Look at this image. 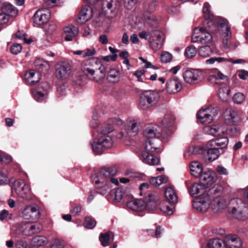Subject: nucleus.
Returning a JSON list of instances; mask_svg holds the SVG:
<instances>
[{
    "mask_svg": "<svg viewBox=\"0 0 248 248\" xmlns=\"http://www.w3.org/2000/svg\"><path fill=\"white\" fill-rule=\"evenodd\" d=\"M230 90L227 88H220L219 90V97L223 101H226L230 95Z\"/></svg>",
    "mask_w": 248,
    "mask_h": 248,
    "instance_id": "55",
    "label": "nucleus"
},
{
    "mask_svg": "<svg viewBox=\"0 0 248 248\" xmlns=\"http://www.w3.org/2000/svg\"><path fill=\"white\" fill-rule=\"evenodd\" d=\"M140 158L143 163L150 165H157L160 163L159 158L150 152H143Z\"/></svg>",
    "mask_w": 248,
    "mask_h": 248,
    "instance_id": "27",
    "label": "nucleus"
},
{
    "mask_svg": "<svg viewBox=\"0 0 248 248\" xmlns=\"http://www.w3.org/2000/svg\"><path fill=\"white\" fill-rule=\"evenodd\" d=\"M191 174L196 177H199L203 172L202 168L200 163L196 161L192 162L190 166Z\"/></svg>",
    "mask_w": 248,
    "mask_h": 248,
    "instance_id": "42",
    "label": "nucleus"
},
{
    "mask_svg": "<svg viewBox=\"0 0 248 248\" xmlns=\"http://www.w3.org/2000/svg\"><path fill=\"white\" fill-rule=\"evenodd\" d=\"M23 217L26 219H35L40 217L39 207L36 205L26 206L22 212Z\"/></svg>",
    "mask_w": 248,
    "mask_h": 248,
    "instance_id": "17",
    "label": "nucleus"
},
{
    "mask_svg": "<svg viewBox=\"0 0 248 248\" xmlns=\"http://www.w3.org/2000/svg\"><path fill=\"white\" fill-rule=\"evenodd\" d=\"M106 68L104 65H102L100 68L94 70L87 77L91 80L99 82L101 81L105 77Z\"/></svg>",
    "mask_w": 248,
    "mask_h": 248,
    "instance_id": "32",
    "label": "nucleus"
},
{
    "mask_svg": "<svg viewBox=\"0 0 248 248\" xmlns=\"http://www.w3.org/2000/svg\"><path fill=\"white\" fill-rule=\"evenodd\" d=\"M157 0H146L143 4V14L139 15L136 17L135 28L141 30L145 26V20L154 19L153 13L155 11Z\"/></svg>",
    "mask_w": 248,
    "mask_h": 248,
    "instance_id": "4",
    "label": "nucleus"
},
{
    "mask_svg": "<svg viewBox=\"0 0 248 248\" xmlns=\"http://www.w3.org/2000/svg\"><path fill=\"white\" fill-rule=\"evenodd\" d=\"M35 75L36 73L34 70H31L30 71L26 73L25 75L26 79L27 82H28L30 84L33 85L39 81V74H37V78H36L35 79H33V78Z\"/></svg>",
    "mask_w": 248,
    "mask_h": 248,
    "instance_id": "46",
    "label": "nucleus"
},
{
    "mask_svg": "<svg viewBox=\"0 0 248 248\" xmlns=\"http://www.w3.org/2000/svg\"><path fill=\"white\" fill-rule=\"evenodd\" d=\"M93 16V10L89 6H84L80 11L78 22L83 24L89 20Z\"/></svg>",
    "mask_w": 248,
    "mask_h": 248,
    "instance_id": "30",
    "label": "nucleus"
},
{
    "mask_svg": "<svg viewBox=\"0 0 248 248\" xmlns=\"http://www.w3.org/2000/svg\"><path fill=\"white\" fill-rule=\"evenodd\" d=\"M174 204L168 201H163L159 203L158 208L164 214L170 216L174 212Z\"/></svg>",
    "mask_w": 248,
    "mask_h": 248,
    "instance_id": "34",
    "label": "nucleus"
},
{
    "mask_svg": "<svg viewBox=\"0 0 248 248\" xmlns=\"http://www.w3.org/2000/svg\"><path fill=\"white\" fill-rule=\"evenodd\" d=\"M207 155L208 156V160L210 161H213L217 159L220 154H221V151L219 150L218 149L208 146V143H207Z\"/></svg>",
    "mask_w": 248,
    "mask_h": 248,
    "instance_id": "40",
    "label": "nucleus"
},
{
    "mask_svg": "<svg viewBox=\"0 0 248 248\" xmlns=\"http://www.w3.org/2000/svg\"><path fill=\"white\" fill-rule=\"evenodd\" d=\"M34 64L37 67L38 72L43 74H46L50 69L48 62L43 60H36L34 62Z\"/></svg>",
    "mask_w": 248,
    "mask_h": 248,
    "instance_id": "38",
    "label": "nucleus"
},
{
    "mask_svg": "<svg viewBox=\"0 0 248 248\" xmlns=\"http://www.w3.org/2000/svg\"><path fill=\"white\" fill-rule=\"evenodd\" d=\"M197 52L196 47L193 46H187L185 50V55L188 58L194 57Z\"/></svg>",
    "mask_w": 248,
    "mask_h": 248,
    "instance_id": "53",
    "label": "nucleus"
},
{
    "mask_svg": "<svg viewBox=\"0 0 248 248\" xmlns=\"http://www.w3.org/2000/svg\"><path fill=\"white\" fill-rule=\"evenodd\" d=\"M224 240L226 248H239L243 244L241 238L235 234L226 235Z\"/></svg>",
    "mask_w": 248,
    "mask_h": 248,
    "instance_id": "22",
    "label": "nucleus"
},
{
    "mask_svg": "<svg viewBox=\"0 0 248 248\" xmlns=\"http://www.w3.org/2000/svg\"><path fill=\"white\" fill-rule=\"evenodd\" d=\"M103 65L102 62L97 58H92L82 62L81 70L87 77L95 70Z\"/></svg>",
    "mask_w": 248,
    "mask_h": 248,
    "instance_id": "11",
    "label": "nucleus"
},
{
    "mask_svg": "<svg viewBox=\"0 0 248 248\" xmlns=\"http://www.w3.org/2000/svg\"><path fill=\"white\" fill-rule=\"evenodd\" d=\"M99 240L103 247H106L110 243V235L108 232L101 233L99 236Z\"/></svg>",
    "mask_w": 248,
    "mask_h": 248,
    "instance_id": "52",
    "label": "nucleus"
},
{
    "mask_svg": "<svg viewBox=\"0 0 248 248\" xmlns=\"http://www.w3.org/2000/svg\"><path fill=\"white\" fill-rule=\"evenodd\" d=\"M236 205L232 208L231 213L233 217L240 220H245L248 216V208L240 199H236L232 201Z\"/></svg>",
    "mask_w": 248,
    "mask_h": 248,
    "instance_id": "9",
    "label": "nucleus"
},
{
    "mask_svg": "<svg viewBox=\"0 0 248 248\" xmlns=\"http://www.w3.org/2000/svg\"><path fill=\"white\" fill-rule=\"evenodd\" d=\"M90 4H94L99 0H85ZM114 0H102V11L109 17L115 15V7Z\"/></svg>",
    "mask_w": 248,
    "mask_h": 248,
    "instance_id": "14",
    "label": "nucleus"
},
{
    "mask_svg": "<svg viewBox=\"0 0 248 248\" xmlns=\"http://www.w3.org/2000/svg\"><path fill=\"white\" fill-rule=\"evenodd\" d=\"M168 181V177L165 175H161L157 177L152 178L150 182L154 186H159L166 183Z\"/></svg>",
    "mask_w": 248,
    "mask_h": 248,
    "instance_id": "47",
    "label": "nucleus"
},
{
    "mask_svg": "<svg viewBox=\"0 0 248 248\" xmlns=\"http://www.w3.org/2000/svg\"><path fill=\"white\" fill-rule=\"evenodd\" d=\"M2 11L9 17L15 16L17 15L18 11L16 8L11 4L4 5L2 7Z\"/></svg>",
    "mask_w": 248,
    "mask_h": 248,
    "instance_id": "45",
    "label": "nucleus"
},
{
    "mask_svg": "<svg viewBox=\"0 0 248 248\" xmlns=\"http://www.w3.org/2000/svg\"><path fill=\"white\" fill-rule=\"evenodd\" d=\"M26 34L23 31H18L16 34L17 38L21 40H23L24 42L27 44H31L32 40L31 39H27L26 38Z\"/></svg>",
    "mask_w": 248,
    "mask_h": 248,
    "instance_id": "57",
    "label": "nucleus"
},
{
    "mask_svg": "<svg viewBox=\"0 0 248 248\" xmlns=\"http://www.w3.org/2000/svg\"><path fill=\"white\" fill-rule=\"evenodd\" d=\"M49 88V85L47 83H41L38 89L32 90L33 97L37 101H43L46 98Z\"/></svg>",
    "mask_w": 248,
    "mask_h": 248,
    "instance_id": "16",
    "label": "nucleus"
},
{
    "mask_svg": "<svg viewBox=\"0 0 248 248\" xmlns=\"http://www.w3.org/2000/svg\"><path fill=\"white\" fill-rule=\"evenodd\" d=\"M12 161V157L5 153L0 155V161L4 164H8Z\"/></svg>",
    "mask_w": 248,
    "mask_h": 248,
    "instance_id": "61",
    "label": "nucleus"
},
{
    "mask_svg": "<svg viewBox=\"0 0 248 248\" xmlns=\"http://www.w3.org/2000/svg\"><path fill=\"white\" fill-rule=\"evenodd\" d=\"M139 132L138 123L135 120L129 121L125 126L124 131H122L117 135L118 139L124 140H130V137L135 136Z\"/></svg>",
    "mask_w": 248,
    "mask_h": 248,
    "instance_id": "10",
    "label": "nucleus"
},
{
    "mask_svg": "<svg viewBox=\"0 0 248 248\" xmlns=\"http://www.w3.org/2000/svg\"><path fill=\"white\" fill-rule=\"evenodd\" d=\"M65 35V40L70 41L73 40L79 33V30L77 27L73 25L66 26L63 29Z\"/></svg>",
    "mask_w": 248,
    "mask_h": 248,
    "instance_id": "33",
    "label": "nucleus"
},
{
    "mask_svg": "<svg viewBox=\"0 0 248 248\" xmlns=\"http://www.w3.org/2000/svg\"><path fill=\"white\" fill-rule=\"evenodd\" d=\"M71 66L68 62H61L56 66V75L61 79H65L71 74Z\"/></svg>",
    "mask_w": 248,
    "mask_h": 248,
    "instance_id": "18",
    "label": "nucleus"
},
{
    "mask_svg": "<svg viewBox=\"0 0 248 248\" xmlns=\"http://www.w3.org/2000/svg\"><path fill=\"white\" fill-rule=\"evenodd\" d=\"M22 46L19 44H15L11 46L10 51L14 55H17L20 53L22 50Z\"/></svg>",
    "mask_w": 248,
    "mask_h": 248,
    "instance_id": "60",
    "label": "nucleus"
},
{
    "mask_svg": "<svg viewBox=\"0 0 248 248\" xmlns=\"http://www.w3.org/2000/svg\"><path fill=\"white\" fill-rule=\"evenodd\" d=\"M229 140L226 137H221L211 140L208 142V146L216 147L223 152V149L228 146Z\"/></svg>",
    "mask_w": 248,
    "mask_h": 248,
    "instance_id": "31",
    "label": "nucleus"
},
{
    "mask_svg": "<svg viewBox=\"0 0 248 248\" xmlns=\"http://www.w3.org/2000/svg\"><path fill=\"white\" fill-rule=\"evenodd\" d=\"M212 49L209 46H201L199 49V54L202 57H207L212 53Z\"/></svg>",
    "mask_w": 248,
    "mask_h": 248,
    "instance_id": "50",
    "label": "nucleus"
},
{
    "mask_svg": "<svg viewBox=\"0 0 248 248\" xmlns=\"http://www.w3.org/2000/svg\"><path fill=\"white\" fill-rule=\"evenodd\" d=\"M96 224L95 220L87 217L85 218L84 226L86 228L92 229L93 228Z\"/></svg>",
    "mask_w": 248,
    "mask_h": 248,
    "instance_id": "56",
    "label": "nucleus"
},
{
    "mask_svg": "<svg viewBox=\"0 0 248 248\" xmlns=\"http://www.w3.org/2000/svg\"><path fill=\"white\" fill-rule=\"evenodd\" d=\"M208 80L212 84L219 85L220 80H224L227 77L222 74L217 69H212L208 70Z\"/></svg>",
    "mask_w": 248,
    "mask_h": 248,
    "instance_id": "21",
    "label": "nucleus"
},
{
    "mask_svg": "<svg viewBox=\"0 0 248 248\" xmlns=\"http://www.w3.org/2000/svg\"><path fill=\"white\" fill-rule=\"evenodd\" d=\"M144 135L146 140H152L155 138L158 139L161 136V133L155 127H148L144 131Z\"/></svg>",
    "mask_w": 248,
    "mask_h": 248,
    "instance_id": "37",
    "label": "nucleus"
},
{
    "mask_svg": "<svg viewBox=\"0 0 248 248\" xmlns=\"http://www.w3.org/2000/svg\"><path fill=\"white\" fill-rule=\"evenodd\" d=\"M64 243L63 241L58 238L54 239L51 243V248H63Z\"/></svg>",
    "mask_w": 248,
    "mask_h": 248,
    "instance_id": "59",
    "label": "nucleus"
},
{
    "mask_svg": "<svg viewBox=\"0 0 248 248\" xmlns=\"http://www.w3.org/2000/svg\"><path fill=\"white\" fill-rule=\"evenodd\" d=\"M127 207L132 210L140 211L145 209V202L141 199L131 201L127 203Z\"/></svg>",
    "mask_w": 248,
    "mask_h": 248,
    "instance_id": "35",
    "label": "nucleus"
},
{
    "mask_svg": "<svg viewBox=\"0 0 248 248\" xmlns=\"http://www.w3.org/2000/svg\"><path fill=\"white\" fill-rule=\"evenodd\" d=\"M218 112L217 108L210 106L206 109L200 110L197 115V118L201 123L209 124L213 121Z\"/></svg>",
    "mask_w": 248,
    "mask_h": 248,
    "instance_id": "8",
    "label": "nucleus"
},
{
    "mask_svg": "<svg viewBox=\"0 0 248 248\" xmlns=\"http://www.w3.org/2000/svg\"><path fill=\"white\" fill-rule=\"evenodd\" d=\"M210 5L205 2L204 3L203 7V13L205 18L207 21V23L208 24H211L214 27V22L213 21V15L211 13L210 11Z\"/></svg>",
    "mask_w": 248,
    "mask_h": 248,
    "instance_id": "41",
    "label": "nucleus"
},
{
    "mask_svg": "<svg viewBox=\"0 0 248 248\" xmlns=\"http://www.w3.org/2000/svg\"><path fill=\"white\" fill-rule=\"evenodd\" d=\"M205 187L201 183H195L189 186L188 188L190 195L193 197H196L202 196L206 193L207 191H205Z\"/></svg>",
    "mask_w": 248,
    "mask_h": 248,
    "instance_id": "26",
    "label": "nucleus"
},
{
    "mask_svg": "<svg viewBox=\"0 0 248 248\" xmlns=\"http://www.w3.org/2000/svg\"><path fill=\"white\" fill-rule=\"evenodd\" d=\"M161 141L159 139L155 138L152 140H146L144 143V147L146 152L151 153L159 152Z\"/></svg>",
    "mask_w": 248,
    "mask_h": 248,
    "instance_id": "25",
    "label": "nucleus"
},
{
    "mask_svg": "<svg viewBox=\"0 0 248 248\" xmlns=\"http://www.w3.org/2000/svg\"><path fill=\"white\" fill-rule=\"evenodd\" d=\"M117 170L113 168H103L92 176L93 182L96 185L97 192L105 195L111 191L112 184L117 186L118 180L114 177Z\"/></svg>",
    "mask_w": 248,
    "mask_h": 248,
    "instance_id": "1",
    "label": "nucleus"
},
{
    "mask_svg": "<svg viewBox=\"0 0 248 248\" xmlns=\"http://www.w3.org/2000/svg\"><path fill=\"white\" fill-rule=\"evenodd\" d=\"M150 45L154 50H158L162 48L164 40V34L160 31H153L149 38Z\"/></svg>",
    "mask_w": 248,
    "mask_h": 248,
    "instance_id": "12",
    "label": "nucleus"
},
{
    "mask_svg": "<svg viewBox=\"0 0 248 248\" xmlns=\"http://www.w3.org/2000/svg\"><path fill=\"white\" fill-rule=\"evenodd\" d=\"M202 76V71L198 69L187 70L183 74L184 80L189 84L194 83Z\"/></svg>",
    "mask_w": 248,
    "mask_h": 248,
    "instance_id": "19",
    "label": "nucleus"
},
{
    "mask_svg": "<svg viewBox=\"0 0 248 248\" xmlns=\"http://www.w3.org/2000/svg\"><path fill=\"white\" fill-rule=\"evenodd\" d=\"M172 59V55L167 51H163L160 55V60L163 63L170 62Z\"/></svg>",
    "mask_w": 248,
    "mask_h": 248,
    "instance_id": "54",
    "label": "nucleus"
},
{
    "mask_svg": "<svg viewBox=\"0 0 248 248\" xmlns=\"http://www.w3.org/2000/svg\"><path fill=\"white\" fill-rule=\"evenodd\" d=\"M199 178L201 183L205 187L212 185L216 181V174L211 170L203 172Z\"/></svg>",
    "mask_w": 248,
    "mask_h": 248,
    "instance_id": "23",
    "label": "nucleus"
},
{
    "mask_svg": "<svg viewBox=\"0 0 248 248\" xmlns=\"http://www.w3.org/2000/svg\"><path fill=\"white\" fill-rule=\"evenodd\" d=\"M204 248H226L225 240L219 238L210 239Z\"/></svg>",
    "mask_w": 248,
    "mask_h": 248,
    "instance_id": "36",
    "label": "nucleus"
},
{
    "mask_svg": "<svg viewBox=\"0 0 248 248\" xmlns=\"http://www.w3.org/2000/svg\"><path fill=\"white\" fill-rule=\"evenodd\" d=\"M22 228L24 234L31 236L39 232L41 230V226L38 223L32 224L27 222L23 224Z\"/></svg>",
    "mask_w": 248,
    "mask_h": 248,
    "instance_id": "24",
    "label": "nucleus"
},
{
    "mask_svg": "<svg viewBox=\"0 0 248 248\" xmlns=\"http://www.w3.org/2000/svg\"><path fill=\"white\" fill-rule=\"evenodd\" d=\"M175 120L174 117L172 115H166L161 120V124L165 127H168L173 125Z\"/></svg>",
    "mask_w": 248,
    "mask_h": 248,
    "instance_id": "48",
    "label": "nucleus"
},
{
    "mask_svg": "<svg viewBox=\"0 0 248 248\" xmlns=\"http://www.w3.org/2000/svg\"><path fill=\"white\" fill-rule=\"evenodd\" d=\"M11 189L13 193L15 192L18 197L23 199L29 201L32 198L31 188L23 179L15 181Z\"/></svg>",
    "mask_w": 248,
    "mask_h": 248,
    "instance_id": "6",
    "label": "nucleus"
},
{
    "mask_svg": "<svg viewBox=\"0 0 248 248\" xmlns=\"http://www.w3.org/2000/svg\"><path fill=\"white\" fill-rule=\"evenodd\" d=\"M211 25V24H208V31L203 28L196 29L191 37L192 42H200L202 44H208L211 42L213 37L210 31H213V29Z\"/></svg>",
    "mask_w": 248,
    "mask_h": 248,
    "instance_id": "7",
    "label": "nucleus"
},
{
    "mask_svg": "<svg viewBox=\"0 0 248 248\" xmlns=\"http://www.w3.org/2000/svg\"><path fill=\"white\" fill-rule=\"evenodd\" d=\"M158 196L155 194H149L146 197V208L148 210H155L158 208Z\"/></svg>",
    "mask_w": 248,
    "mask_h": 248,
    "instance_id": "29",
    "label": "nucleus"
},
{
    "mask_svg": "<svg viewBox=\"0 0 248 248\" xmlns=\"http://www.w3.org/2000/svg\"><path fill=\"white\" fill-rule=\"evenodd\" d=\"M159 99V94L154 91H145L140 97L139 105L142 109H147L155 105Z\"/></svg>",
    "mask_w": 248,
    "mask_h": 248,
    "instance_id": "5",
    "label": "nucleus"
},
{
    "mask_svg": "<svg viewBox=\"0 0 248 248\" xmlns=\"http://www.w3.org/2000/svg\"><path fill=\"white\" fill-rule=\"evenodd\" d=\"M27 245L26 241L21 240L16 242L15 245V248H27Z\"/></svg>",
    "mask_w": 248,
    "mask_h": 248,
    "instance_id": "64",
    "label": "nucleus"
},
{
    "mask_svg": "<svg viewBox=\"0 0 248 248\" xmlns=\"http://www.w3.org/2000/svg\"><path fill=\"white\" fill-rule=\"evenodd\" d=\"M193 207L200 212H205L211 207L210 198L207 192L193 201Z\"/></svg>",
    "mask_w": 248,
    "mask_h": 248,
    "instance_id": "13",
    "label": "nucleus"
},
{
    "mask_svg": "<svg viewBox=\"0 0 248 248\" xmlns=\"http://www.w3.org/2000/svg\"><path fill=\"white\" fill-rule=\"evenodd\" d=\"M217 23L220 26L221 28H225V31L222 33L223 44L224 47L228 46V40L231 37V31L230 30V27L228 26V21L221 17H219L217 21Z\"/></svg>",
    "mask_w": 248,
    "mask_h": 248,
    "instance_id": "20",
    "label": "nucleus"
},
{
    "mask_svg": "<svg viewBox=\"0 0 248 248\" xmlns=\"http://www.w3.org/2000/svg\"><path fill=\"white\" fill-rule=\"evenodd\" d=\"M112 130L113 128L110 125L107 128H103L99 133L97 141L91 142L93 150L95 154H101L104 149H109L112 147L113 140L111 136L108 135Z\"/></svg>",
    "mask_w": 248,
    "mask_h": 248,
    "instance_id": "3",
    "label": "nucleus"
},
{
    "mask_svg": "<svg viewBox=\"0 0 248 248\" xmlns=\"http://www.w3.org/2000/svg\"><path fill=\"white\" fill-rule=\"evenodd\" d=\"M166 89L170 93H175L179 92L182 86L178 78L174 77L170 79L167 82Z\"/></svg>",
    "mask_w": 248,
    "mask_h": 248,
    "instance_id": "28",
    "label": "nucleus"
},
{
    "mask_svg": "<svg viewBox=\"0 0 248 248\" xmlns=\"http://www.w3.org/2000/svg\"><path fill=\"white\" fill-rule=\"evenodd\" d=\"M46 5L48 7L52 8L56 6H61L65 0H43Z\"/></svg>",
    "mask_w": 248,
    "mask_h": 248,
    "instance_id": "51",
    "label": "nucleus"
},
{
    "mask_svg": "<svg viewBox=\"0 0 248 248\" xmlns=\"http://www.w3.org/2000/svg\"><path fill=\"white\" fill-rule=\"evenodd\" d=\"M245 99V95L241 93H236L233 97V100L234 102L236 104L242 103V102H243Z\"/></svg>",
    "mask_w": 248,
    "mask_h": 248,
    "instance_id": "58",
    "label": "nucleus"
},
{
    "mask_svg": "<svg viewBox=\"0 0 248 248\" xmlns=\"http://www.w3.org/2000/svg\"><path fill=\"white\" fill-rule=\"evenodd\" d=\"M203 131L205 134L213 136H219L222 132V130L220 129L219 126L217 125L206 126L203 128Z\"/></svg>",
    "mask_w": 248,
    "mask_h": 248,
    "instance_id": "43",
    "label": "nucleus"
},
{
    "mask_svg": "<svg viewBox=\"0 0 248 248\" xmlns=\"http://www.w3.org/2000/svg\"><path fill=\"white\" fill-rule=\"evenodd\" d=\"M50 16V13L47 9H38L33 16V23L36 26L43 25L47 22Z\"/></svg>",
    "mask_w": 248,
    "mask_h": 248,
    "instance_id": "15",
    "label": "nucleus"
},
{
    "mask_svg": "<svg viewBox=\"0 0 248 248\" xmlns=\"http://www.w3.org/2000/svg\"><path fill=\"white\" fill-rule=\"evenodd\" d=\"M32 243L37 246H42L47 243V238L43 236H36L32 240Z\"/></svg>",
    "mask_w": 248,
    "mask_h": 248,
    "instance_id": "49",
    "label": "nucleus"
},
{
    "mask_svg": "<svg viewBox=\"0 0 248 248\" xmlns=\"http://www.w3.org/2000/svg\"><path fill=\"white\" fill-rule=\"evenodd\" d=\"M9 21V17L5 14L2 12L0 14V25L7 23Z\"/></svg>",
    "mask_w": 248,
    "mask_h": 248,
    "instance_id": "63",
    "label": "nucleus"
},
{
    "mask_svg": "<svg viewBox=\"0 0 248 248\" xmlns=\"http://www.w3.org/2000/svg\"><path fill=\"white\" fill-rule=\"evenodd\" d=\"M121 78V74L119 70L112 69L109 71L108 74L107 79L109 82L116 83L119 81Z\"/></svg>",
    "mask_w": 248,
    "mask_h": 248,
    "instance_id": "44",
    "label": "nucleus"
},
{
    "mask_svg": "<svg viewBox=\"0 0 248 248\" xmlns=\"http://www.w3.org/2000/svg\"><path fill=\"white\" fill-rule=\"evenodd\" d=\"M56 28L57 26L55 23H50L46 29V31L48 34H51L56 30Z\"/></svg>",
    "mask_w": 248,
    "mask_h": 248,
    "instance_id": "62",
    "label": "nucleus"
},
{
    "mask_svg": "<svg viewBox=\"0 0 248 248\" xmlns=\"http://www.w3.org/2000/svg\"><path fill=\"white\" fill-rule=\"evenodd\" d=\"M223 188L219 185H215L207 191L210 200V206L215 213L222 212L228 205L227 198L223 194Z\"/></svg>",
    "mask_w": 248,
    "mask_h": 248,
    "instance_id": "2",
    "label": "nucleus"
},
{
    "mask_svg": "<svg viewBox=\"0 0 248 248\" xmlns=\"http://www.w3.org/2000/svg\"><path fill=\"white\" fill-rule=\"evenodd\" d=\"M165 196L167 201L172 203H176L178 202V197L173 187L169 186L166 189Z\"/></svg>",
    "mask_w": 248,
    "mask_h": 248,
    "instance_id": "39",
    "label": "nucleus"
}]
</instances>
